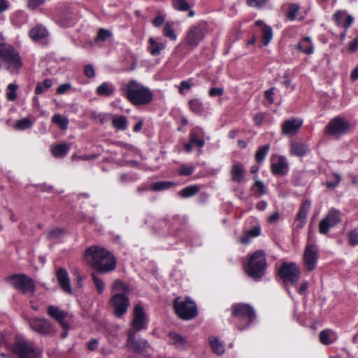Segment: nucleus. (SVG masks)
I'll use <instances>...</instances> for the list:
<instances>
[{"instance_id":"1","label":"nucleus","mask_w":358,"mask_h":358,"mask_svg":"<svg viewBox=\"0 0 358 358\" xmlns=\"http://www.w3.org/2000/svg\"><path fill=\"white\" fill-rule=\"evenodd\" d=\"M85 257L91 268L99 274L110 273L117 267V259L114 255L100 246L88 248L85 252Z\"/></svg>"},{"instance_id":"2","label":"nucleus","mask_w":358,"mask_h":358,"mask_svg":"<svg viewBox=\"0 0 358 358\" xmlns=\"http://www.w3.org/2000/svg\"><path fill=\"white\" fill-rule=\"evenodd\" d=\"M120 90L121 94L134 106L148 105L154 99L152 90L134 79L122 83Z\"/></svg>"},{"instance_id":"3","label":"nucleus","mask_w":358,"mask_h":358,"mask_svg":"<svg viewBox=\"0 0 358 358\" xmlns=\"http://www.w3.org/2000/svg\"><path fill=\"white\" fill-rule=\"evenodd\" d=\"M256 319L254 308L244 303H236L231 306V315L229 323L233 324L238 330L243 331L250 327Z\"/></svg>"},{"instance_id":"4","label":"nucleus","mask_w":358,"mask_h":358,"mask_svg":"<svg viewBox=\"0 0 358 358\" xmlns=\"http://www.w3.org/2000/svg\"><path fill=\"white\" fill-rule=\"evenodd\" d=\"M266 268V254L262 250L254 252L244 265L245 273L255 281L260 280L264 276Z\"/></svg>"},{"instance_id":"5","label":"nucleus","mask_w":358,"mask_h":358,"mask_svg":"<svg viewBox=\"0 0 358 358\" xmlns=\"http://www.w3.org/2000/svg\"><path fill=\"white\" fill-rule=\"evenodd\" d=\"M206 35L205 27L196 24L189 27L182 41L177 45V49L182 54H187L195 50Z\"/></svg>"},{"instance_id":"6","label":"nucleus","mask_w":358,"mask_h":358,"mask_svg":"<svg viewBox=\"0 0 358 358\" xmlns=\"http://www.w3.org/2000/svg\"><path fill=\"white\" fill-rule=\"evenodd\" d=\"M173 304L176 315L183 320H193L199 314L196 303L189 296L184 299L176 297Z\"/></svg>"},{"instance_id":"7","label":"nucleus","mask_w":358,"mask_h":358,"mask_svg":"<svg viewBox=\"0 0 358 358\" xmlns=\"http://www.w3.org/2000/svg\"><path fill=\"white\" fill-rule=\"evenodd\" d=\"M277 275L285 285L296 286L300 278L301 271L296 263L284 262L278 270Z\"/></svg>"},{"instance_id":"8","label":"nucleus","mask_w":358,"mask_h":358,"mask_svg":"<svg viewBox=\"0 0 358 358\" xmlns=\"http://www.w3.org/2000/svg\"><path fill=\"white\" fill-rule=\"evenodd\" d=\"M7 281L22 294L33 295L35 292L34 280L25 274L11 275L7 278Z\"/></svg>"},{"instance_id":"9","label":"nucleus","mask_w":358,"mask_h":358,"mask_svg":"<svg viewBox=\"0 0 358 358\" xmlns=\"http://www.w3.org/2000/svg\"><path fill=\"white\" fill-rule=\"evenodd\" d=\"M108 303L113 309L114 315L120 318L127 312L130 301L124 293H115L111 296Z\"/></svg>"},{"instance_id":"10","label":"nucleus","mask_w":358,"mask_h":358,"mask_svg":"<svg viewBox=\"0 0 358 358\" xmlns=\"http://www.w3.org/2000/svg\"><path fill=\"white\" fill-rule=\"evenodd\" d=\"M341 213L339 210L331 208L325 217L320 222L319 232L321 234H327L329 230L337 226L341 222Z\"/></svg>"},{"instance_id":"11","label":"nucleus","mask_w":358,"mask_h":358,"mask_svg":"<svg viewBox=\"0 0 358 358\" xmlns=\"http://www.w3.org/2000/svg\"><path fill=\"white\" fill-rule=\"evenodd\" d=\"M350 123L343 117H336L331 119L325 127V134L330 136L346 134L350 128Z\"/></svg>"},{"instance_id":"12","label":"nucleus","mask_w":358,"mask_h":358,"mask_svg":"<svg viewBox=\"0 0 358 358\" xmlns=\"http://www.w3.org/2000/svg\"><path fill=\"white\" fill-rule=\"evenodd\" d=\"M148 320L144 310V308L140 306L136 305L134 308L133 320L131 322V329L134 332L145 330L148 329Z\"/></svg>"},{"instance_id":"13","label":"nucleus","mask_w":358,"mask_h":358,"mask_svg":"<svg viewBox=\"0 0 358 358\" xmlns=\"http://www.w3.org/2000/svg\"><path fill=\"white\" fill-rule=\"evenodd\" d=\"M13 352L20 358H36L38 352L34 345L26 341H19L14 343Z\"/></svg>"},{"instance_id":"14","label":"nucleus","mask_w":358,"mask_h":358,"mask_svg":"<svg viewBox=\"0 0 358 358\" xmlns=\"http://www.w3.org/2000/svg\"><path fill=\"white\" fill-rule=\"evenodd\" d=\"M30 328L41 335H50L54 333V328L50 322L43 317H34L29 319Z\"/></svg>"},{"instance_id":"15","label":"nucleus","mask_w":358,"mask_h":358,"mask_svg":"<svg viewBox=\"0 0 358 358\" xmlns=\"http://www.w3.org/2000/svg\"><path fill=\"white\" fill-rule=\"evenodd\" d=\"M318 251L315 245H308L306 247L303 255V263L308 271H313L318 259Z\"/></svg>"},{"instance_id":"16","label":"nucleus","mask_w":358,"mask_h":358,"mask_svg":"<svg viewBox=\"0 0 358 358\" xmlns=\"http://www.w3.org/2000/svg\"><path fill=\"white\" fill-rule=\"evenodd\" d=\"M128 337L127 344L133 351L137 353H143L149 347V344L145 340H136V332L133 330H128Z\"/></svg>"},{"instance_id":"17","label":"nucleus","mask_w":358,"mask_h":358,"mask_svg":"<svg viewBox=\"0 0 358 358\" xmlns=\"http://www.w3.org/2000/svg\"><path fill=\"white\" fill-rule=\"evenodd\" d=\"M271 172L274 176H286L289 170V164L285 156L280 155L278 161L271 164Z\"/></svg>"},{"instance_id":"18","label":"nucleus","mask_w":358,"mask_h":358,"mask_svg":"<svg viewBox=\"0 0 358 358\" xmlns=\"http://www.w3.org/2000/svg\"><path fill=\"white\" fill-rule=\"evenodd\" d=\"M56 278L62 291L66 294H71L73 292L72 287L66 269L62 267L57 268L56 271Z\"/></svg>"},{"instance_id":"19","label":"nucleus","mask_w":358,"mask_h":358,"mask_svg":"<svg viewBox=\"0 0 358 358\" xmlns=\"http://www.w3.org/2000/svg\"><path fill=\"white\" fill-rule=\"evenodd\" d=\"M47 313L50 317L58 322L64 329L67 330L69 329V324L66 322L68 313L66 311L50 305L48 307Z\"/></svg>"},{"instance_id":"20","label":"nucleus","mask_w":358,"mask_h":358,"mask_svg":"<svg viewBox=\"0 0 358 358\" xmlns=\"http://www.w3.org/2000/svg\"><path fill=\"white\" fill-rule=\"evenodd\" d=\"M303 120L295 117L285 120L281 126L282 133L284 135H294L297 133L298 130L301 127Z\"/></svg>"},{"instance_id":"21","label":"nucleus","mask_w":358,"mask_h":358,"mask_svg":"<svg viewBox=\"0 0 358 358\" xmlns=\"http://www.w3.org/2000/svg\"><path fill=\"white\" fill-rule=\"evenodd\" d=\"M230 173L231 178L234 182L237 183L243 182L245 176V169L244 165L240 162H234Z\"/></svg>"},{"instance_id":"22","label":"nucleus","mask_w":358,"mask_h":358,"mask_svg":"<svg viewBox=\"0 0 358 358\" xmlns=\"http://www.w3.org/2000/svg\"><path fill=\"white\" fill-rule=\"evenodd\" d=\"M310 207L311 201L309 199H306L301 203L299 210L296 215V220L299 222V228H303L305 226Z\"/></svg>"},{"instance_id":"23","label":"nucleus","mask_w":358,"mask_h":358,"mask_svg":"<svg viewBox=\"0 0 358 358\" xmlns=\"http://www.w3.org/2000/svg\"><path fill=\"white\" fill-rule=\"evenodd\" d=\"M296 50L306 55H312L315 51V46L309 36L303 37L296 47Z\"/></svg>"},{"instance_id":"24","label":"nucleus","mask_w":358,"mask_h":358,"mask_svg":"<svg viewBox=\"0 0 358 358\" xmlns=\"http://www.w3.org/2000/svg\"><path fill=\"white\" fill-rule=\"evenodd\" d=\"M109 119L112 120L111 125L117 131H125L128 128V121L127 117L122 115L116 116L113 114H108Z\"/></svg>"},{"instance_id":"25","label":"nucleus","mask_w":358,"mask_h":358,"mask_svg":"<svg viewBox=\"0 0 358 358\" xmlns=\"http://www.w3.org/2000/svg\"><path fill=\"white\" fill-rule=\"evenodd\" d=\"M115 87L112 83L103 82L96 90L97 95L105 97H110L114 95Z\"/></svg>"},{"instance_id":"26","label":"nucleus","mask_w":358,"mask_h":358,"mask_svg":"<svg viewBox=\"0 0 358 358\" xmlns=\"http://www.w3.org/2000/svg\"><path fill=\"white\" fill-rule=\"evenodd\" d=\"M308 146L301 142H293L290 145V154L296 157H303L309 152Z\"/></svg>"},{"instance_id":"27","label":"nucleus","mask_w":358,"mask_h":358,"mask_svg":"<svg viewBox=\"0 0 358 358\" xmlns=\"http://www.w3.org/2000/svg\"><path fill=\"white\" fill-rule=\"evenodd\" d=\"M189 110L196 115H202L204 113V105L198 98L192 99L188 101Z\"/></svg>"},{"instance_id":"28","label":"nucleus","mask_w":358,"mask_h":358,"mask_svg":"<svg viewBox=\"0 0 358 358\" xmlns=\"http://www.w3.org/2000/svg\"><path fill=\"white\" fill-rule=\"evenodd\" d=\"M71 149L69 144L63 143L55 145L52 150V155L56 158H63L69 153Z\"/></svg>"},{"instance_id":"29","label":"nucleus","mask_w":358,"mask_h":358,"mask_svg":"<svg viewBox=\"0 0 358 358\" xmlns=\"http://www.w3.org/2000/svg\"><path fill=\"white\" fill-rule=\"evenodd\" d=\"M149 46L148 48L149 52L152 56H158L161 54L162 50L164 48V43L157 42L155 38L150 37L148 39Z\"/></svg>"},{"instance_id":"30","label":"nucleus","mask_w":358,"mask_h":358,"mask_svg":"<svg viewBox=\"0 0 358 358\" xmlns=\"http://www.w3.org/2000/svg\"><path fill=\"white\" fill-rule=\"evenodd\" d=\"M48 36L46 29L43 26H36L29 31L30 38L35 41L45 38Z\"/></svg>"},{"instance_id":"31","label":"nucleus","mask_w":358,"mask_h":358,"mask_svg":"<svg viewBox=\"0 0 358 358\" xmlns=\"http://www.w3.org/2000/svg\"><path fill=\"white\" fill-rule=\"evenodd\" d=\"M189 141L200 148L205 145V141L203 138L201 136V134L198 128H194L190 131Z\"/></svg>"},{"instance_id":"32","label":"nucleus","mask_w":358,"mask_h":358,"mask_svg":"<svg viewBox=\"0 0 358 358\" xmlns=\"http://www.w3.org/2000/svg\"><path fill=\"white\" fill-rule=\"evenodd\" d=\"M201 187L197 185H189L182 189L179 192L178 195L182 198H189L195 196L200 190Z\"/></svg>"},{"instance_id":"33","label":"nucleus","mask_w":358,"mask_h":358,"mask_svg":"<svg viewBox=\"0 0 358 358\" xmlns=\"http://www.w3.org/2000/svg\"><path fill=\"white\" fill-rule=\"evenodd\" d=\"M270 150V145L266 144L258 148L255 155V159L257 164H262L264 162Z\"/></svg>"},{"instance_id":"34","label":"nucleus","mask_w":358,"mask_h":358,"mask_svg":"<svg viewBox=\"0 0 358 358\" xmlns=\"http://www.w3.org/2000/svg\"><path fill=\"white\" fill-rule=\"evenodd\" d=\"M162 34L171 41H176L177 40L178 36L173 28V22H165L162 29Z\"/></svg>"},{"instance_id":"35","label":"nucleus","mask_w":358,"mask_h":358,"mask_svg":"<svg viewBox=\"0 0 358 358\" xmlns=\"http://www.w3.org/2000/svg\"><path fill=\"white\" fill-rule=\"evenodd\" d=\"M175 186L171 181H158L151 184L150 189L154 192H161L169 189Z\"/></svg>"},{"instance_id":"36","label":"nucleus","mask_w":358,"mask_h":358,"mask_svg":"<svg viewBox=\"0 0 358 358\" xmlns=\"http://www.w3.org/2000/svg\"><path fill=\"white\" fill-rule=\"evenodd\" d=\"M112 291L117 293L127 294L130 292V288L128 284L125 283L121 280H116L113 282L112 285Z\"/></svg>"},{"instance_id":"37","label":"nucleus","mask_w":358,"mask_h":358,"mask_svg":"<svg viewBox=\"0 0 358 358\" xmlns=\"http://www.w3.org/2000/svg\"><path fill=\"white\" fill-rule=\"evenodd\" d=\"M299 6L297 3H289L285 14L287 21L293 22L296 19L297 14L299 11Z\"/></svg>"},{"instance_id":"38","label":"nucleus","mask_w":358,"mask_h":358,"mask_svg":"<svg viewBox=\"0 0 358 358\" xmlns=\"http://www.w3.org/2000/svg\"><path fill=\"white\" fill-rule=\"evenodd\" d=\"M209 344L212 350L218 355H221L224 352V345L217 337L209 340Z\"/></svg>"},{"instance_id":"39","label":"nucleus","mask_w":358,"mask_h":358,"mask_svg":"<svg viewBox=\"0 0 358 358\" xmlns=\"http://www.w3.org/2000/svg\"><path fill=\"white\" fill-rule=\"evenodd\" d=\"M170 343L176 348H182L185 344V338L176 332H170L169 334Z\"/></svg>"},{"instance_id":"40","label":"nucleus","mask_w":358,"mask_h":358,"mask_svg":"<svg viewBox=\"0 0 358 358\" xmlns=\"http://www.w3.org/2000/svg\"><path fill=\"white\" fill-rule=\"evenodd\" d=\"M272 28L267 24H264V27L262 29V40L264 45H267L272 40Z\"/></svg>"},{"instance_id":"41","label":"nucleus","mask_w":358,"mask_h":358,"mask_svg":"<svg viewBox=\"0 0 358 358\" xmlns=\"http://www.w3.org/2000/svg\"><path fill=\"white\" fill-rule=\"evenodd\" d=\"M52 85V82L50 78L45 79L43 83H38L34 90L35 94L40 95L43 94L45 90L50 89Z\"/></svg>"},{"instance_id":"42","label":"nucleus","mask_w":358,"mask_h":358,"mask_svg":"<svg viewBox=\"0 0 358 358\" xmlns=\"http://www.w3.org/2000/svg\"><path fill=\"white\" fill-rule=\"evenodd\" d=\"M91 277L97 292L103 294L106 288L105 282L94 273H91Z\"/></svg>"},{"instance_id":"43","label":"nucleus","mask_w":358,"mask_h":358,"mask_svg":"<svg viewBox=\"0 0 358 358\" xmlns=\"http://www.w3.org/2000/svg\"><path fill=\"white\" fill-rule=\"evenodd\" d=\"M252 189L259 196L268 193V189L261 180H256L252 187Z\"/></svg>"},{"instance_id":"44","label":"nucleus","mask_w":358,"mask_h":358,"mask_svg":"<svg viewBox=\"0 0 358 358\" xmlns=\"http://www.w3.org/2000/svg\"><path fill=\"white\" fill-rule=\"evenodd\" d=\"M32 126V122L27 117L22 118L17 120L14 125L16 130L23 131L30 128Z\"/></svg>"},{"instance_id":"45","label":"nucleus","mask_w":358,"mask_h":358,"mask_svg":"<svg viewBox=\"0 0 358 358\" xmlns=\"http://www.w3.org/2000/svg\"><path fill=\"white\" fill-rule=\"evenodd\" d=\"M52 121L57 124L62 130L66 129L68 127L69 120L66 117H64L59 114L54 115L52 117Z\"/></svg>"},{"instance_id":"46","label":"nucleus","mask_w":358,"mask_h":358,"mask_svg":"<svg viewBox=\"0 0 358 358\" xmlns=\"http://www.w3.org/2000/svg\"><path fill=\"white\" fill-rule=\"evenodd\" d=\"M59 22L63 27H70L73 24V16L71 13H63L59 16Z\"/></svg>"},{"instance_id":"47","label":"nucleus","mask_w":358,"mask_h":358,"mask_svg":"<svg viewBox=\"0 0 358 358\" xmlns=\"http://www.w3.org/2000/svg\"><path fill=\"white\" fill-rule=\"evenodd\" d=\"M173 7L180 11H187L190 8L189 4L186 0H173Z\"/></svg>"},{"instance_id":"48","label":"nucleus","mask_w":358,"mask_h":358,"mask_svg":"<svg viewBox=\"0 0 358 358\" xmlns=\"http://www.w3.org/2000/svg\"><path fill=\"white\" fill-rule=\"evenodd\" d=\"M65 230L64 228L56 227L50 230L47 234L48 240H55L64 235Z\"/></svg>"},{"instance_id":"49","label":"nucleus","mask_w":358,"mask_h":358,"mask_svg":"<svg viewBox=\"0 0 358 358\" xmlns=\"http://www.w3.org/2000/svg\"><path fill=\"white\" fill-rule=\"evenodd\" d=\"M194 170L195 167L194 166H187L184 164L178 169V173L180 176H189L194 173Z\"/></svg>"},{"instance_id":"50","label":"nucleus","mask_w":358,"mask_h":358,"mask_svg":"<svg viewBox=\"0 0 358 358\" xmlns=\"http://www.w3.org/2000/svg\"><path fill=\"white\" fill-rule=\"evenodd\" d=\"M348 243L355 247L358 245V228L350 231L348 234Z\"/></svg>"},{"instance_id":"51","label":"nucleus","mask_w":358,"mask_h":358,"mask_svg":"<svg viewBox=\"0 0 358 358\" xmlns=\"http://www.w3.org/2000/svg\"><path fill=\"white\" fill-rule=\"evenodd\" d=\"M17 85L10 83L8 85V92L6 93V98L8 101H14L17 98Z\"/></svg>"},{"instance_id":"52","label":"nucleus","mask_w":358,"mask_h":358,"mask_svg":"<svg viewBox=\"0 0 358 358\" xmlns=\"http://www.w3.org/2000/svg\"><path fill=\"white\" fill-rule=\"evenodd\" d=\"M333 178L334 179L333 181H327L326 182V186L329 189H335L341 182V177L339 174L334 173Z\"/></svg>"},{"instance_id":"53","label":"nucleus","mask_w":358,"mask_h":358,"mask_svg":"<svg viewBox=\"0 0 358 358\" xmlns=\"http://www.w3.org/2000/svg\"><path fill=\"white\" fill-rule=\"evenodd\" d=\"M193 85L192 79L182 80L180 83L178 92L180 94H184V90H189Z\"/></svg>"},{"instance_id":"54","label":"nucleus","mask_w":358,"mask_h":358,"mask_svg":"<svg viewBox=\"0 0 358 358\" xmlns=\"http://www.w3.org/2000/svg\"><path fill=\"white\" fill-rule=\"evenodd\" d=\"M111 36V33L106 29H100L96 38V41H105Z\"/></svg>"},{"instance_id":"55","label":"nucleus","mask_w":358,"mask_h":358,"mask_svg":"<svg viewBox=\"0 0 358 358\" xmlns=\"http://www.w3.org/2000/svg\"><path fill=\"white\" fill-rule=\"evenodd\" d=\"M320 341L324 345H329L331 343L329 340V330L325 329L320 333Z\"/></svg>"},{"instance_id":"56","label":"nucleus","mask_w":358,"mask_h":358,"mask_svg":"<svg viewBox=\"0 0 358 358\" xmlns=\"http://www.w3.org/2000/svg\"><path fill=\"white\" fill-rule=\"evenodd\" d=\"M345 17V13L343 10H338L333 15V20L338 26L342 24L343 19Z\"/></svg>"},{"instance_id":"57","label":"nucleus","mask_w":358,"mask_h":358,"mask_svg":"<svg viewBox=\"0 0 358 358\" xmlns=\"http://www.w3.org/2000/svg\"><path fill=\"white\" fill-rule=\"evenodd\" d=\"M45 0H28L27 7L30 10H35L45 3Z\"/></svg>"},{"instance_id":"58","label":"nucleus","mask_w":358,"mask_h":358,"mask_svg":"<svg viewBox=\"0 0 358 358\" xmlns=\"http://www.w3.org/2000/svg\"><path fill=\"white\" fill-rule=\"evenodd\" d=\"M275 90V87H271L264 92V98L267 100L269 104H272L274 102L273 95L274 94Z\"/></svg>"},{"instance_id":"59","label":"nucleus","mask_w":358,"mask_h":358,"mask_svg":"<svg viewBox=\"0 0 358 358\" xmlns=\"http://www.w3.org/2000/svg\"><path fill=\"white\" fill-rule=\"evenodd\" d=\"M84 74L89 78H92L95 76V70L92 64H87L85 66Z\"/></svg>"},{"instance_id":"60","label":"nucleus","mask_w":358,"mask_h":358,"mask_svg":"<svg viewBox=\"0 0 358 358\" xmlns=\"http://www.w3.org/2000/svg\"><path fill=\"white\" fill-rule=\"evenodd\" d=\"M71 88L72 86L70 83L62 84L57 87V93L58 94H64L67 93Z\"/></svg>"},{"instance_id":"61","label":"nucleus","mask_w":358,"mask_h":358,"mask_svg":"<svg viewBox=\"0 0 358 358\" xmlns=\"http://www.w3.org/2000/svg\"><path fill=\"white\" fill-rule=\"evenodd\" d=\"M224 94V89L220 87H212L208 92V94L211 97L216 96H222Z\"/></svg>"},{"instance_id":"62","label":"nucleus","mask_w":358,"mask_h":358,"mask_svg":"<svg viewBox=\"0 0 358 358\" xmlns=\"http://www.w3.org/2000/svg\"><path fill=\"white\" fill-rule=\"evenodd\" d=\"M247 233L251 237H257L261 234V227L259 226H255L251 229L248 230Z\"/></svg>"},{"instance_id":"63","label":"nucleus","mask_w":358,"mask_h":358,"mask_svg":"<svg viewBox=\"0 0 358 358\" xmlns=\"http://www.w3.org/2000/svg\"><path fill=\"white\" fill-rule=\"evenodd\" d=\"M165 21V18L162 15H157L152 20V24L154 27H159L162 26Z\"/></svg>"},{"instance_id":"64","label":"nucleus","mask_w":358,"mask_h":358,"mask_svg":"<svg viewBox=\"0 0 358 358\" xmlns=\"http://www.w3.org/2000/svg\"><path fill=\"white\" fill-rule=\"evenodd\" d=\"M358 49V37L349 43L348 50L350 52H355Z\"/></svg>"}]
</instances>
